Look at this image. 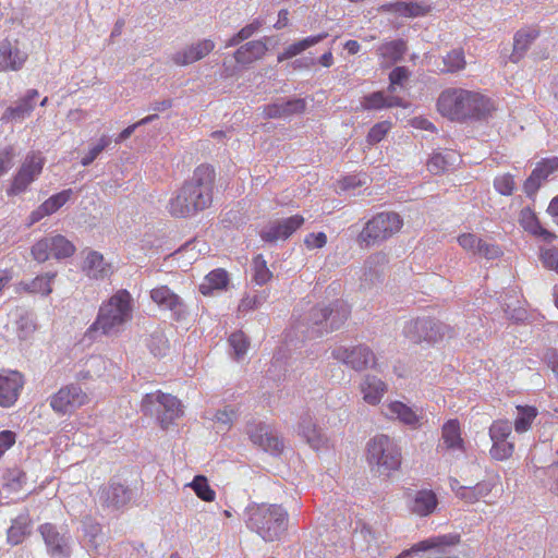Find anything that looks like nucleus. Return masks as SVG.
<instances>
[{
	"label": "nucleus",
	"mask_w": 558,
	"mask_h": 558,
	"mask_svg": "<svg viewBox=\"0 0 558 558\" xmlns=\"http://www.w3.org/2000/svg\"><path fill=\"white\" fill-rule=\"evenodd\" d=\"M402 227L403 219L398 213H378L362 229L357 236L359 244L361 247L379 245L398 233Z\"/></svg>",
	"instance_id": "obj_7"
},
{
	"label": "nucleus",
	"mask_w": 558,
	"mask_h": 558,
	"mask_svg": "<svg viewBox=\"0 0 558 558\" xmlns=\"http://www.w3.org/2000/svg\"><path fill=\"white\" fill-rule=\"evenodd\" d=\"M351 308L343 300H336L328 305H317L310 312V319L318 333L338 330L349 318Z\"/></svg>",
	"instance_id": "obj_9"
},
{
	"label": "nucleus",
	"mask_w": 558,
	"mask_h": 558,
	"mask_svg": "<svg viewBox=\"0 0 558 558\" xmlns=\"http://www.w3.org/2000/svg\"><path fill=\"white\" fill-rule=\"evenodd\" d=\"M305 109L303 99H281L277 102L264 107V117L268 119H278L288 117L292 113L302 112Z\"/></svg>",
	"instance_id": "obj_35"
},
{
	"label": "nucleus",
	"mask_w": 558,
	"mask_h": 558,
	"mask_svg": "<svg viewBox=\"0 0 558 558\" xmlns=\"http://www.w3.org/2000/svg\"><path fill=\"white\" fill-rule=\"evenodd\" d=\"M331 357L359 373L377 364L376 354L364 343L351 347L338 345L332 349Z\"/></svg>",
	"instance_id": "obj_10"
},
{
	"label": "nucleus",
	"mask_w": 558,
	"mask_h": 558,
	"mask_svg": "<svg viewBox=\"0 0 558 558\" xmlns=\"http://www.w3.org/2000/svg\"><path fill=\"white\" fill-rule=\"evenodd\" d=\"M141 410L145 415H155L162 429H167L183 415L181 401L177 397L159 390L143 397Z\"/></svg>",
	"instance_id": "obj_8"
},
{
	"label": "nucleus",
	"mask_w": 558,
	"mask_h": 558,
	"mask_svg": "<svg viewBox=\"0 0 558 558\" xmlns=\"http://www.w3.org/2000/svg\"><path fill=\"white\" fill-rule=\"evenodd\" d=\"M45 163L46 158L44 157L41 151L32 150L26 154L19 168L34 175L35 178H38L43 172Z\"/></svg>",
	"instance_id": "obj_46"
},
{
	"label": "nucleus",
	"mask_w": 558,
	"mask_h": 558,
	"mask_svg": "<svg viewBox=\"0 0 558 558\" xmlns=\"http://www.w3.org/2000/svg\"><path fill=\"white\" fill-rule=\"evenodd\" d=\"M361 107L363 110H381L392 107H408V104L399 96L390 93L374 92L365 95L361 99Z\"/></svg>",
	"instance_id": "obj_29"
},
{
	"label": "nucleus",
	"mask_w": 558,
	"mask_h": 558,
	"mask_svg": "<svg viewBox=\"0 0 558 558\" xmlns=\"http://www.w3.org/2000/svg\"><path fill=\"white\" fill-rule=\"evenodd\" d=\"M363 400L369 405H378L388 392V385L375 375H365L360 383Z\"/></svg>",
	"instance_id": "obj_28"
},
{
	"label": "nucleus",
	"mask_w": 558,
	"mask_h": 558,
	"mask_svg": "<svg viewBox=\"0 0 558 558\" xmlns=\"http://www.w3.org/2000/svg\"><path fill=\"white\" fill-rule=\"evenodd\" d=\"M147 347L155 356H163L169 350V342L162 332H154L148 339Z\"/></svg>",
	"instance_id": "obj_55"
},
{
	"label": "nucleus",
	"mask_w": 558,
	"mask_h": 558,
	"mask_svg": "<svg viewBox=\"0 0 558 558\" xmlns=\"http://www.w3.org/2000/svg\"><path fill=\"white\" fill-rule=\"evenodd\" d=\"M519 222L526 232L543 239L545 242L550 243L557 238L554 232L548 231L542 226L536 214L529 207L520 211Z\"/></svg>",
	"instance_id": "obj_33"
},
{
	"label": "nucleus",
	"mask_w": 558,
	"mask_h": 558,
	"mask_svg": "<svg viewBox=\"0 0 558 558\" xmlns=\"http://www.w3.org/2000/svg\"><path fill=\"white\" fill-rule=\"evenodd\" d=\"M33 521L28 512H22L11 521L7 531V542L11 546L22 544L32 533Z\"/></svg>",
	"instance_id": "obj_31"
},
{
	"label": "nucleus",
	"mask_w": 558,
	"mask_h": 558,
	"mask_svg": "<svg viewBox=\"0 0 558 558\" xmlns=\"http://www.w3.org/2000/svg\"><path fill=\"white\" fill-rule=\"evenodd\" d=\"M133 317V298L125 289L114 292L104 301L92 325L86 329L84 338L96 340L99 337H117Z\"/></svg>",
	"instance_id": "obj_3"
},
{
	"label": "nucleus",
	"mask_w": 558,
	"mask_h": 558,
	"mask_svg": "<svg viewBox=\"0 0 558 558\" xmlns=\"http://www.w3.org/2000/svg\"><path fill=\"white\" fill-rule=\"evenodd\" d=\"M38 532L45 542L50 557L68 558L71 555L70 535L68 533L60 532L52 523L40 524Z\"/></svg>",
	"instance_id": "obj_14"
},
{
	"label": "nucleus",
	"mask_w": 558,
	"mask_h": 558,
	"mask_svg": "<svg viewBox=\"0 0 558 558\" xmlns=\"http://www.w3.org/2000/svg\"><path fill=\"white\" fill-rule=\"evenodd\" d=\"M51 244L52 243H50V236H46V238L37 241L32 246V251H31L34 259L39 263H44L47 259H49L52 256L51 247H50Z\"/></svg>",
	"instance_id": "obj_58"
},
{
	"label": "nucleus",
	"mask_w": 558,
	"mask_h": 558,
	"mask_svg": "<svg viewBox=\"0 0 558 558\" xmlns=\"http://www.w3.org/2000/svg\"><path fill=\"white\" fill-rule=\"evenodd\" d=\"M216 45L211 39H199L171 54V61L178 66H185L195 63L208 56Z\"/></svg>",
	"instance_id": "obj_19"
},
{
	"label": "nucleus",
	"mask_w": 558,
	"mask_h": 558,
	"mask_svg": "<svg viewBox=\"0 0 558 558\" xmlns=\"http://www.w3.org/2000/svg\"><path fill=\"white\" fill-rule=\"evenodd\" d=\"M73 195L72 189L63 190L57 194H53L48 199H46L43 205V210L48 213L49 215L58 211L64 204H66Z\"/></svg>",
	"instance_id": "obj_48"
},
{
	"label": "nucleus",
	"mask_w": 558,
	"mask_h": 558,
	"mask_svg": "<svg viewBox=\"0 0 558 558\" xmlns=\"http://www.w3.org/2000/svg\"><path fill=\"white\" fill-rule=\"evenodd\" d=\"M247 435L251 441L272 454H278L283 449V441L278 434L264 423H251L247 425Z\"/></svg>",
	"instance_id": "obj_17"
},
{
	"label": "nucleus",
	"mask_w": 558,
	"mask_h": 558,
	"mask_svg": "<svg viewBox=\"0 0 558 558\" xmlns=\"http://www.w3.org/2000/svg\"><path fill=\"white\" fill-rule=\"evenodd\" d=\"M442 68H438L439 73H457L465 69L466 60L464 50L456 48L442 57Z\"/></svg>",
	"instance_id": "obj_43"
},
{
	"label": "nucleus",
	"mask_w": 558,
	"mask_h": 558,
	"mask_svg": "<svg viewBox=\"0 0 558 558\" xmlns=\"http://www.w3.org/2000/svg\"><path fill=\"white\" fill-rule=\"evenodd\" d=\"M228 342L233 351L236 360L242 359L248 349L250 342L247 337L242 331L232 332L228 339Z\"/></svg>",
	"instance_id": "obj_51"
},
{
	"label": "nucleus",
	"mask_w": 558,
	"mask_h": 558,
	"mask_svg": "<svg viewBox=\"0 0 558 558\" xmlns=\"http://www.w3.org/2000/svg\"><path fill=\"white\" fill-rule=\"evenodd\" d=\"M391 130V122L389 121H381L376 123L372 126L369 130L366 141L369 145H375L384 140V137L388 134V132Z\"/></svg>",
	"instance_id": "obj_60"
},
{
	"label": "nucleus",
	"mask_w": 558,
	"mask_h": 558,
	"mask_svg": "<svg viewBox=\"0 0 558 558\" xmlns=\"http://www.w3.org/2000/svg\"><path fill=\"white\" fill-rule=\"evenodd\" d=\"M288 511L279 505L252 504L245 509V524L264 541L281 538L288 530Z\"/></svg>",
	"instance_id": "obj_4"
},
{
	"label": "nucleus",
	"mask_w": 558,
	"mask_h": 558,
	"mask_svg": "<svg viewBox=\"0 0 558 558\" xmlns=\"http://www.w3.org/2000/svg\"><path fill=\"white\" fill-rule=\"evenodd\" d=\"M24 386L21 373L10 371L0 373V407L11 408L17 401Z\"/></svg>",
	"instance_id": "obj_21"
},
{
	"label": "nucleus",
	"mask_w": 558,
	"mask_h": 558,
	"mask_svg": "<svg viewBox=\"0 0 558 558\" xmlns=\"http://www.w3.org/2000/svg\"><path fill=\"white\" fill-rule=\"evenodd\" d=\"M149 298L160 311L169 312L175 322L184 320L189 316V307L184 300L166 284L151 289Z\"/></svg>",
	"instance_id": "obj_12"
},
{
	"label": "nucleus",
	"mask_w": 558,
	"mask_h": 558,
	"mask_svg": "<svg viewBox=\"0 0 558 558\" xmlns=\"http://www.w3.org/2000/svg\"><path fill=\"white\" fill-rule=\"evenodd\" d=\"M298 434L313 450H327L332 446L330 437L318 424L316 417L308 411L300 415Z\"/></svg>",
	"instance_id": "obj_13"
},
{
	"label": "nucleus",
	"mask_w": 558,
	"mask_h": 558,
	"mask_svg": "<svg viewBox=\"0 0 558 558\" xmlns=\"http://www.w3.org/2000/svg\"><path fill=\"white\" fill-rule=\"evenodd\" d=\"M56 272H47L34 278L31 282H20L16 286L17 292L37 293L41 295H49L52 292V282Z\"/></svg>",
	"instance_id": "obj_40"
},
{
	"label": "nucleus",
	"mask_w": 558,
	"mask_h": 558,
	"mask_svg": "<svg viewBox=\"0 0 558 558\" xmlns=\"http://www.w3.org/2000/svg\"><path fill=\"white\" fill-rule=\"evenodd\" d=\"M380 413L388 420L398 421L412 429L420 428L424 420L423 410H415L397 400L384 403Z\"/></svg>",
	"instance_id": "obj_15"
},
{
	"label": "nucleus",
	"mask_w": 558,
	"mask_h": 558,
	"mask_svg": "<svg viewBox=\"0 0 558 558\" xmlns=\"http://www.w3.org/2000/svg\"><path fill=\"white\" fill-rule=\"evenodd\" d=\"M460 541L461 536L458 533L435 535L414 544L411 548L401 551L396 558H410L420 551L456 546Z\"/></svg>",
	"instance_id": "obj_23"
},
{
	"label": "nucleus",
	"mask_w": 558,
	"mask_h": 558,
	"mask_svg": "<svg viewBox=\"0 0 558 558\" xmlns=\"http://www.w3.org/2000/svg\"><path fill=\"white\" fill-rule=\"evenodd\" d=\"M459 159L460 157L453 151L446 154L435 153L427 160L426 167L432 174H440L452 169L456 166V161Z\"/></svg>",
	"instance_id": "obj_41"
},
{
	"label": "nucleus",
	"mask_w": 558,
	"mask_h": 558,
	"mask_svg": "<svg viewBox=\"0 0 558 558\" xmlns=\"http://www.w3.org/2000/svg\"><path fill=\"white\" fill-rule=\"evenodd\" d=\"M458 244L473 256L483 257L488 260L501 256L502 251L498 245L483 240L475 233L466 232L457 238Z\"/></svg>",
	"instance_id": "obj_18"
},
{
	"label": "nucleus",
	"mask_w": 558,
	"mask_h": 558,
	"mask_svg": "<svg viewBox=\"0 0 558 558\" xmlns=\"http://www.w3.org/2000/svg\"><path fill=\"white\" fill-rule=\"evenodd\" d=\"M38 96L37 89H27L22 97L4 110L0 120L4 123L24 121L34 111Z\"/></svg>",
	"instance_id": "obj_20"
},
{
	"label": "nucleus",
	"mask_w": 558,
	"mask_h": 558,
	"mask_svg": "<svg viewBox=\"0 0 558 558\" xmlns=\"http://www.w3.org/2000/svg\"><path fill=\"white\" fill-rule=\"evenodd\" d=\"M301 215H294L284 219L269 221L259 232L263 241L274 243L278 240H287L304 223Z\"/></svg>",
	"instance_id": "obj_16"
},
{
	"label": "nucleus",
	"mask_w": 558,
	"mask_h": 558,
	"mask_svg": "<svg viewBox=\"0 0 558 558\" xmlns=\"http://www.w3.org/2000/svg\"><path fill=\"white\" fill-rule=\"evenodd\" d=\"M494 187L502 195L509 196L513 193L515 187L514 179L511 174H502L494 180Z\"/></svg>",
	"instance_id": "obj_63"
},
{
	"label": "nucleus",
	"mask_w": 558,
	"mask_h": 558,
	"mask_svg": "<svg viewBox=\"0 0 558 558\" xmlns=\"http://www.w3.org/2000/svg\"><path fill=\"white\" fill-rule=\"evenodd\" d=\"M538 36L539 29L536 26H526L519 29L513 36V49L510 60L519 62Z\"/></svg>",
	"instance_id": "obj_32"
},
{
	"label": "nucleus",
	"mask_w": 558,
	"mask_h": 558,
	"mask_svg": "<svg viewBox=\"0 0 558 558\" xmlns=\"http://www.w3.org/2000/svg\"><path fill=\"white\" fill-rule=\"evenodd\" d=\"M229 284V275L222 268H217L210 271L204 279V281L199 284V292L209 296L215 291H223L227 290Z\"/></svg>",
	"instance_id": "obj_39"
},
{
	"label": "nucleus",
	"mask_w": 558,
	"mask_h": 558,
	"mask_svg": "<svg viewBox=\"0 0 558 558\" xmlns=\"http://www.w3.org/2000/svg\"><path fill=\"white\" fill-rule=\"evenodd\" d=\"M216 172L207 163L197 166L193 174L173 192L168 201V213L175 218H190L211 206Z\"/></svg>",
	"instance_id": "obj_1"
},
{
	"label": "nucleus",
	"mask_w": 558,
	"mask_h": 558,
	"mask_svg": "<svg viewBox=\"0 0 558 558\" xmlns=\"http://www.w3.org/2000/svg\"><path fill=\"white\" fill-rule=\"evenodd\" d=\"M518 415L514 420L513 427L517 433H524L532 426L538 411L532 405H517Z\"/></svg>",
	"instance_id": "obj_45"
},
{
	"label": "nucleus",
	"mask_w": 558,
	"mask_h": 558,
	"mask_svg": "<svg viewBox=\"0 0 558 558\" xmlns=\"http://www.w3.org/2000/svg\"><path fill=\"white\" fill-rule=\"evenodd\" d=\"M190 487L195 492L197 497L204 501L210 502L216 498V493L208 484V481L203 475H196Z\"/></svg>",
	"instance_id": "obj_50"
},
{
	"label": "nucleus",
	"mask_w": 558,
	"mask_h": 558,
	"mask_svg": "<svg viewBox=\"0 0 558 558\" xmlns=\"http://www.w3.org/2000/svg\"><path fill=\"white\" fill-rule=\"evenodd\" d=\"M88 401V396L81 386L69 384L50 397L49 404L57 414L65 415L87 404Z\"/></svg>",
	"instance_id": "obj_11"
},
{
	"label": "nucleus",
	"mask_w": 558,
	"mask_h": 558,
	"mask_svg": "<svg viewBox=\"0 0 558 558\" xmlns=\"http://www.w3.org/2000/svg\"><path fill=\"white\" fill-rule=\"evenodd\" d=\"M490 456L495 460H506L510 458L514 451V445L508 440H492Z\"/></svg>",
	"instance_id": "obj_57"
},
{
	"label": "nucleus",
	"mask_w": 558,
	"mask_h": 558,
	"mask_svg": "<svg viewBox=\"0 0 558 558\" xmlns=\"http://www.w3.org/2000/svg\"><path fill=\"white\" fill-rule=\"evenodd\" d=\"M496 483L492 480L489 481H482L477 483L475 486L465 488H460L459 499L468 502V504H475L482 498L488 496L492 490L494 489Z\"/></svg>",
	"instance_id": "obj_42"
},
{
	"label": "nucleus",
	"mask_w": 558,
	"mask_h": 558,
	"mask_svg": "<svg viewBox=\"0 0 558 558\" xmlns=\"http://www.w3.org/2000/svg\"><path fill=\"white\" fill-rule=\"evenodd\" d=\"M16 157L15 147L12 145H7L0 148V177L5 174L9 170L14 166V160Z\"/></svg>",
	"instance_id": "obj_62"
},
{
	"label": "nucleus",
	"mask_w": 558,
	"mask_h": 558,
	"mask_svg": "<svg viewBox=\"0 0 558 558\" xmlns=\"http://www.w3.org/2000/svg\"><path fill=\"white\" fill-rule=\"evenodd\" d=\"M263 26V22L254 20L252 23L245 25L235 35H233L226 44V47H233L239 45L241 41L252 37Z\"/></svg>",
	"instance_id": "obj_52"
},
{
	"label": "nucleus",
	"mask_w": 558,
	"mask_h": 558,
	"mask_svg": "<svg viewBox=\"0 0 558 558\" xmlns=\"http://www.w3.org/2000/svg\"><path fill=\"white\" fill-rule=\"evenodd\" d=\"M111 138L108 135H102L97 143H95L87 154L81 159V163L84 167L92 165L98 156L110 145Z\"/></svg>",
	"instance_id": "obj_53"
},
{
	"label": "nucleus",
	"mask_w": 558,
	"mask_h": 558,
	"mask_svg": "<svg viewBox=\"0 0 558 558\" xmlns=\"http://www.w3.org/2000/svg\"><path fill=\"white\" fill-rule=\"evenodd\" d=\"M407 51V44L402 39L387 41L377 47L376 53L383 59V65H391L400 61Z\"/></svg>",
	"instance_id": "obj_36"
},
{
	"label": "nucleus",
	"mask_w": 558,
	"mask_h": 558,
	"mask_svg": "<svg viewBox=\"0 0 558 558\" xmlns=\"http://www.w3.org/2000/svg\"><path fill=\"white\" fill-rule=\"evenodd\" d=\"M438 112L450 121L484 120L496 110L494 101L481 93L449 87L437 99Z\"/></svg>",
	"instance_id": "obj_2"
},
{
	"label": "nucleus",
	"mask_w": 558,
	"mask_h": 558,
	"mask_svg": "<svg viewBox=\"0 0 558 558\" xmlns=\"http://www.w3.org/2000/svg\"><path fill=\"white\" fill-rule=\"evenodd\" d=\"M82 270L89 279L94 280H104L113 272L112 265L105 260L104 255L92 250L86 252Z\"/></svg>",
	"instance_id": "obj_26"
},
{
	"label": "nucleus",
	"mask_w": 558,
	"mask_h": 558,
	"mask_svg": "<svg viewBox=\"0 0 558 558\" xmlns=\"http://www.w3.org/2000/svg\"><path fill=\"white\" fill-rule=\"evenodd\" d=\"M327 33H320L317 35H312L308 37H305L299 41H295L289 46H287L277 57L278 62H282L284 60L292 59L299 54H301L306 49L319 44L325 38H327Z\"/></svg>",
	"instance_id": "obj_37"
},
{
	"label": "nucleus",
	"mask_w": 558,
	"mask_h": 558,
	"mask_svg": "<svg viewBox=\"0 0 558 558\" xmlns=\"http://www.w3.org/2000/svg\"><path fill=\"white\" fill-rule=\"evenodd\" d=\"M38 178L25 172L21 168H17L16 172L11 179L10 185L7 189L8 196H17L25 193L31 184Z\"/></svg>",
	"instance_id": "obj_44"
},
{
	"label": "nucleus",
	"mask_w": 558,
	"mask_h": 558,
	"mask_svg": "<svg viewBox=\"0 0 558 558\" xmlns=\"http://www.w3.org/2000/svg\"><path fill=\"white\" fill-rule=\"evenodd\" d=\"M402 332L412 343L425 342L430 345L456 336L453 327L432 317H416L408 320Z\"/></svg>",
	"instance_id": "obj_6"
},
{
	"label": "nucleus",
	"mask_w": 558,
	"mask_h": 558,
	"mask_svg": "<svg viewBox=\"0 0 558 558\" xmlns=\"http://www.w3.org/2000/svg\"><path fill=\"white\" fill-rule=\"evenodd\" d=\"M252 270H253V280L256 284L263 286L267 283L272 274L267 267V263L263 255H257L253 258L252 262Z\"/></svg>",
	"instance_id": "obj_49"
},
{
	"label": "nucleus",
	"mask_w": 558,
	"mask_h": 558,
	"mask_svg": "<svg viewBox=\"0 0 558 558\" xmlns=\"http://www.w3.org/2000/svg\"><path fill=\"white\" fill-rule=\"evenodd\" d=\"M28 56L8 39L0 41V72L21 70Z\"/></svg>",
	"instance_id": "obj_24"
},
{
	"label": "nucleus",
	"mask_w": 558,
	"mask_h": 558,
	"mask_svg": "<svg viewBox=\"0 0 558 558\" xmlns=\"http://www.w3.org/2000/svg\"><path fill=\"white\" fill-rule=\"evenodd\" d=\"M558 171V157L543 158L536 163L523 189L527 196H533L548 178Z\"/></svg>",
	"instance_id": "obj_22"
},
{
	"label": "nucleus",
	"mask_w": 558,
	"mask_h": 558,
	"mask_svg": "<svg viewBox=\"0 0 558 558\" xmlns=\"http://www.w3.org/2000/svg\"><path fill=\"white\" fill-rule=\"evenodd\" d=\"M383 12L396 13L403 17H420L427 15L432 5L418 1H399L395 3H387L380 7Z\"/></svg>",
	"instance_id": "obj_30"
},
{
	"label": "nucleus",
	"mask_w": 558,
	"mask_h": 558,
	"mask_svg": "<svg viewBox=\"0 0 558 558\" xmlns=\"http://www.w3.org/2000/svg\"><path fill=\"white\" fill-rule=\"evenodd\" d=\"M236 417L238 410L231 405H226L223 409H220L216 412L214 415V421L219 424V429L228 430Z\"/></svg>",
	"instance_id": "obj_54"
},
{
	"label": "nucleus",
	"mask_w": 558,
	"mask_h": 558,
	"mask_svg": "<svg viewBox=\"0 0 558 558\" xmlns=\"http://www.w3.org/2000/svg\"><path fill=\"white\" fill-rule=\"evenodd\" d=\"M512 430V424L508 420L494 421L489 427V437L492 440H507Z\"/></svg>",
	"instance_id": "obj_56"
},
{
	"label": "nucleus",
	"mask_w": 558,
	"mask_h": 558,
	"mask_svg": "<svg viewBox=\"0 0 558 558\" xmlns=\"http://www.w3.org/2000/svg\"><path fill=\"white\" fill-rule=\"evenodd\" d=\"M132 499V492L121 483L110 482L100 492V500L104 506L111 509H121Z\"/></svg>",
	"instance_id": "obj_27"
},
{
	"label": "nucleus",
	"mask_w": 558,
	"mask_h": 558,
	"mask_svg": "<svg viewBox=\"0 0 558 558\" xmlns=\"http://www.w3.org/2000/svg\"><path fill=\"white\" fill-rule=\"evenodd\" d=\"M267 49L265 41L252 40L236 49L234 60L238 64L247 66L262 59L266 54Z\"/></svg>",
	"instance_id": "obj_34"
},
{
	"label": "nucleus",
	"mask_w": 558,
	"mask_h": 558,
	"mask_svg": "<svg viewBox=\"0 0 558 558\" xmlns=\"http://www.w3.org/2000/svg\"><path fill=\"white\" fill-rule=\"evenodd\" d=\"M437 505L436 494L430 489H422L415 494L410 510L420 517H426L436 509Z\"/></svg>",
	"instance_id": "obj_38"
},
{
	"label": "nucleus",
	"mask_w": 558,
	"mask_h": 558,
	"mask_svg": "<svg viewBox=\"0 0 558 558\" xmlns=\"http://www.w3.org/2000/svg\"><path fill=\"white\" fill-rule=\"evenodd\" d=\"M410 77V71L407 66H397L389 74V87L388 93L392 94L396 90V86H403Z\"/></svg>",
	"instance_id": "obj_61"
},
{
	"label": "nucleus",
	"mask_w": 558,
	"mask_h": 558,
	"mask_svg": "<svg viewBox=\"0 0 558 558\" xmlns=\"http://www.w3.org/2000/svg\"><path fill=\"white\" fill-rule=\"evenodd\" d=\"M265 301V298L258 293H248L241 301L238 306L240 313H247L258 308Z\"/></svg>",
	"instance_id": "obj_64"
},
{
	"label": "nucleus",
	"mask_w": 558,
	"mask_h": 558,
	"mask_svg": "<svg viewBox=\"0 0 558 558\" xmlns=\"http://www.w3.org/2000/svg\"><path fill=\"white\" fill-rule=\"evenodd\" d=\"M465 452V441L462 437L461 424L457 418H450L441 427V442L438 450Z\"/></svg>",
	"instance_id": "obj_25"
},
{
	"label": "nucleus",
	"mask_w": 558,
	"mask_h": 558,
	"mask_svg": "<svg viewBox=\"0 0 558 558\" xmlns=\"http://www.w3.org/2000/svg\"><path fill=\"white\" fill-rule=\"evenodd\" d=\"M539 259L542 265L549 270H553L558 274V248L555 246L551 247H541L539 248Z\"/></svg>",
	"instance_id": "obj_59"
},
{
	"label": "nucleus",
	"mask_w": 558,
	"mask_h": 558,
	"mask_svg": "<svg viewBox=\"0 0 558 558\" xmlns=\"http://www.w3.org/2000/svg\"><path fill=\"white\" fill-rule=\"evenodd\" d=\"M52 257L57 259L68 258L75 252V246L63 235L50 236Z\"/></svg>",
	"instance_id": "obj_47"
},
{
	"label": "nucleus",
	"mask_w": 558,
	"mask_h": 558,
	"mask_svg": "<svg viewBox=\"0 0 558 558\" xmlns=\"http://www.w3.org/2000/svg\"><path fill=\"white\" fill-rule=\"evenodd\" d=\"M366 460L371 468H376L379 474L388 476L401 466V448L393 438L378 434L366 444Z\"/></svg>",
	"instance_id": "obj_5"
}]
</instances>
